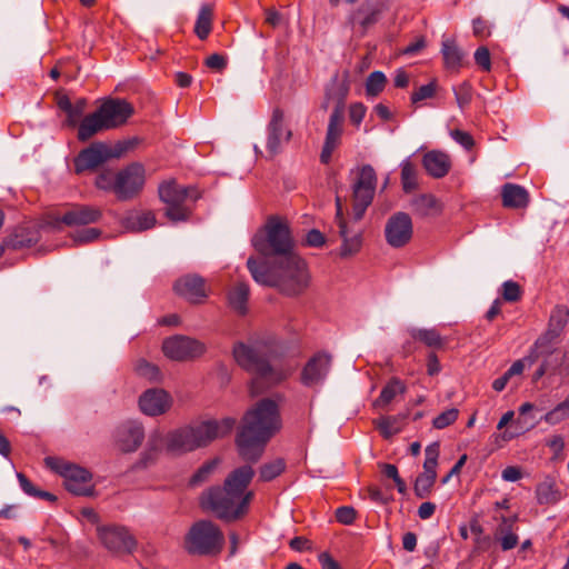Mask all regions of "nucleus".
Instances as JSON below:
<instances>
[{"mask_svg": "<svg viewBox=\"0 0 569 569\" xmlns=\"http://www.w3.org/2000/svg\"><path fill=\"white\" fill-rule=\"evenodd\" d=\"M281 429L278 405L271 399H262L242 418L236 443L239 455L248 462H257L268 441Z\"/></svg>", "mask_w": 569, "mask_h": 569, "instance_id": "1", "label": "nucleus"}, {"mask_svg": "<svg viewBox=\"0 0 569 569\" xmlns=\"http://www.w3.org/2000/svg\"><path fill=\"white\" fill-rule=\"evenodd\" d=\"M279 349L278 340L271 336L234 343L232 348L234 361L253 375L250 387L252 395H258L263 389L287 378L283 370L270 363L271 359L278 355Z\"/></svg>", "mask_w": 569, "mask_h": 569, "instance_id": "2", "label": "nucleus"}, {"mask_svg": "<svg viewBox=\"0 0 569 569\" xmlns=\"http://www.w3.org/2000/svg\"><path fill=\"white\" fill-rule=\"evenodd\" d=\"M253 476L254 471L250 466L234 469L222 487H212L202 495V507L222 520L239 519L247 513L253 498V492L248 490Z\"/></svg>", "mask_w": 569, "mask_h": 569, "instance_id": "3", "label": "nucleus"}, {"mask_svg": "<svg viewBox=\"0 0 569 569\" xmlns=\"http://www.w3.org/2000/svg\"><path fill=\"white\" fill-rule=\"evenodd\" d=\"M247 267L256 282L276 287L287 296L300 295L310 282L307 263L298 254L274 260L272 266L259 263L251 257L247 261Z\"/></svg>", "mask_w": 569, "mask_h": 569, "instance_id": "4", "label": "nucleus"}, {"mask_svg": "<svg viewBox=\"0 0 569 569\" xmlns=\"http://www.w3.org/2000/svg\"><path fill=\"white\" fill-rule=\"evenodd\" d=\"M133 112V106L124 99H104L94 112L87 114L80 121L78 139L84 142L99 132L122 127Z\"/></svg>", "mask_w": 569, "mask_h": 569, "instance_id": "5", "label": "nucleus"}, {"mask_svg": "<svg viewBox=\"0 0 569 569\" xmlns=\"http://www.w3.org/2000/svg\"><path fill=\"white\" fill-rule=\"evenodd\" d=\"M252 244L262 256L276 257V260L297 254L287 222L277 217L270 218L264 230L254 234Z\"/></svg>", "mask_w": 569, "mask_h": 569, "instance_id": "6", "label": "nucleus"}, {"mask_svg": "<svg viewBox=\"0 0 569 569\" xmlns=\"http://www.w3.org/2000/svg\"><path fill=\"white\" fill-rule=\"evenodd\" d=\"M224 536L210 520H199L189 529L184 538V548L191 555L213 556L222 550Z\"/></svg>", "mask_w": 569, "mask_h": 569, "instance_id": "7", "label": "nucleus"}, {"mask_svg": "<svg viewBox=\"0 0 569 569\" xmlns=\"http://www.w3.org/2000/svg\"><path fill=\"white\" fill-rule=\"evenodd\" d=\"M160 200L166 204L164 214L173 221H184L191 214L189 202L199 198L198 191L192 187H183L176 181H166L159 186Z\"/></svg>", "mask_w": 569, "mask_h": 569, "instance_id": "8", "label": "nucleus"}, {"mask_svg": "<svg viewBox=\"0 0 569 569\" xmlns=\"http://www.w3.org/2000/svg\"><path fill=\"white\" fill-rule=\"evenodd\" d=\"M44 462L48 468L63 478L64 487L69 492L76 496L93 493L92 475L87 469L54 457H47Z\"/></svg>", "mask_w": 569, "mask_h": 569, "instance_id": "9", "label": "nucleus"}, {"mask_svg": "<svg viewBox=\"0 0 569 569\" xmlns=\"http://www.w3.org/2000/svg\"><path fill=\"white\" fill-rule=\"evenodd\" d=\"M376 186L375 169L370 164L362 166L352 183V219L355 222L362 219L367 208L371 204Z\"/></svg>", "mask_w": 569, "mask_h": 569, "instance_id": "10", "label": "nucleus"}, {"mask_svg": "<svg viewBox=\"0 0 569 569\" xmlns=\"http://www.w3.org/2000/svg\"><path fill=\"white\" fill-rule=\"evenodd\" d=\"M569 321V309L563 305L556 306L549 318L547 331L535 342L529 360L536 361L541 355L552 352V343L560 337Z\"/></svg>", "mask_w": 569, "mask_h": 569, "instance_id": "11", "label": "nucleus"}, {"mask_svg": "<svg viewBox=\"0 0 569 569\" xmlns=\"http://www.w3.org/2000/svg\"><path fill=\"white\" fill-rule=\"evenodd\" d=\"M116 198L128 201L140 194L146 183V170L133 162L117 172Z\"/></svg>", "mask_w": 569, "mask_h": 569, "instance_id": "12", "label": "nucleus"}, {"mask_svg": "<svg viewBox=\"0 0 569 569\" xmlns=\"http://www.w3.org/2000/svg\"><path fill=\"white\" fill-rule=\"evenodd\" d=\"M345 106L342 99L333 108L327 127L326 138L320 153V161L329 163L333 151L340 146L343 133Z\"/></svg>", "mask_w": 569, "mask_h": 569, "instance_id": "13", "label": "nucleus"}, {"mask_svg": "<svg viewBox=\"0 0 569 569\" xmlns=\"http://www.w3.org/2000/svg\"><path fill=\"white\" fill-rule=\"evenodd\" d=\"M236 425V419L223 418L221 420H208L193 426H189L193 433V442L197 448L206 447L213 440L230 433Z\"/></svg>", "mask_w": 569, "mask_h": 569, "instance_id": "14", "label": "nucleus"}, {"mask_svg": "<svg viewBox=\"0 0 569 569\" xmlns=\"http://www.w3.org/2000/svg\"><path fill=\"white\" fill-rule=\"evenodd\" d=\"M162 350L168 358L184 361L203 355L206 347L199 340L184 336H174L163 341Z\"/></svg>", "mask_w": 569, "mask_h": 569, "instance_id": "15", "label": "nucleus"}, {"mask_svg": "<svg viewBox=\"0 0 569 569\" xmlns=\"http://www.w3.org/2000/svg\"><path fill=\"white\" fill-rule=\"evenodd\" d=\"M101 543L113 553H130L136 548V539L121 526L98 527Z\"/></svg>", "mask_w": 569, "mask_h": 569, "instance_id": "16", "label": "nucleus"}, {"mask_svg": "<svg viewBox=\"0 0 569 569\" xmlns=\"http://www.w3.org/2000/svg\"><path fill=\"white\" fill-rule=\"evenodd\" d=\"M412 233V221L410 216L406 212L392 214L386 223V240L392 248L406 246L411 240Z\"/></svg>", "mask_w": 569, "mask_h": 569, "instance_id": "17", "label": "nucleus"}, {"mask_svg": "<svg viewBox=\"0 0 569 569\" xmlns=\"http://www.w3.org/2000/svg\"><path fill=\"white\" fill-rule=\"evenodd\" d=\"M336 221L339 228V236L342 238L340 256L346 258L356 254L360 250L361 234L360 230L355 229L343 217L341 198L339 196L336 197Z\"/></svg>", "mask_w": 569, "mask_h": 569, "instance_id": "18", "label": "nucleus"}, {"mask_svg": "<svg viewBox=\"0 0 569 569\" xmlns=\"http://www.w3.org/2000/svg\"><path fill=\"white\" fill-rule=\"evenodd\" d=\"M113 437L120 451L134 452L144 439V429L139 421L127 420L116 428Z\"/></svg>", "mask_w": 569, "mask_h": 569, "instance_id": "19", "label": "nucleus"}, {"mask_svg": "<svg viewBox=\"0 0 569 569\" xmlns=\"http://www.w3.org/2000/svg\"><path fill=\"white\" fill-rule=\"evenodd\" d=\"M331 356L326 352H318L312 356L301 372V382L306 387L320 385L329 373Z\"/></svg>", "mask_w": 569, "mask_h": 569, "instance_id": "20", "label": "nucleus"}, {"mask_svg": "<svg viewBox=\"0 0 569 569\" xmlns=\"http://www.w3.org/2000/svg\"><path fill=\"white\" fill-rule=\"evenodd\" d=\"M292 132L284 123V114L280 109L272 112L268 124L267 149L271 154L278 153L283 144L291 139Z\"/></svg>", "mask_w": 569, "mask_h": 569, "instance_id": "21", "label": "nucleus"}, {"mask_svg": "<svg viewBox=\"0 0 569 569\" xmlns=\"http://www.w3.org/2000/svg\"><path fill=\"white\" fill-rule=\"evenodd\" d=\"M102 218L100 208L88 204H73L61 216L57 217L58 222L68 227L86 226L96 223Z\"/></svg>", "mask_w": 569, "mask_h": 569, "instance_id": "22", "label": "nucleus"}, {"mask_svg": "<svg viewBox=\"0 0 569 569\" xmlns=\"http://www.w3.org/2000/svg\"><path fill=\"white\" fill-rule=\"evenodd\" d=\"M171 405V396L163 389H148L139 397L140 410L150 417L166 413Z\"/></svg>", "mask_w": 569, "mask_h": 569, "instance_id": "23", "label": "nucleus"}, {"mask_svg": "<svg viewBox=\"0 0 569 569\" xmlns=\"http://www.w3.org/2000/svg\"><path fill=\"white\" fill-rule=\"evenodd\" d=\"M107 143L94 142L88 148L83 149L74 159V170L77 173H82L88 170H94L99 166L108 161Z\"/></svg>", "mask_w": 569, "mask_h": 569, "instance_id": "24", "label": "nucleus"}, {"mask_svg": "<svg viewBox=\"0 0 569 569\" xmlns=\"http://www.w3.org/2000/svg\"><path fill=\"white\" fill-rule=\"evenodd\" d=\"M174 291L192 303H200L208 296L203 278L197 274L184 276L177 280Z\"/></svg>", "mask_w": 569, "mask_h": 569, "instance_id": "25", "label": "nucleus"}, {"mask_svg": "<svg viewBox=\"0 0 569 569\" xmlns=\"http://www.w3.org/2000/svg\"><path fill=\"white\" fill-rule=\"evenodd\" d=\"M422 166L433 178H442L451 169V159L449 154L440 150H431L425 153L422 158Z\"/></svg>", "mask_w": 569, "mask_h": 569, "instance_id": "26", "label": "nucleus"}, {"mask_svg": "<svg viewBox=\"0 0 569 569\" xmlns=\"http://www.w3.org/2000/svg\"><path fill=\"white\" fill-rule=\"evenodd\" d=\"M192 437L193 433L189 426L168 433L164 440L167 450L172 453H182L194 450L196 442H193L194 439Z\"/></svg>", "mask_w": 569, "mask_h": 569, "instance_id": "27", "label": "nucleus"}, {"mask_svg": "<svg viewBox=\"0 0 569 569\" xmlns=\"http://www.w3.org/2000/svg\"><path fill=\"white\" fill-rule=\"evenodd\" d=\"M500 520L501 522L495 531V538L500 542L501 549L508 551L513 549L519 542V537L516 532L517 516H502Z\"/></svg>", "mask_w": 569, "mask_h": 569, "instance_id": "28", "label": "nucleus"}, {"mask_svg": "<svg viewBox=\"0 0 569 569\" xmlns=\"http://www.w3.org/2000/svg\"><path fill=\"white\" fill-rule=\"evenodd\" d=\"M502 203L506 208L520 209L529 203L528 191L515 183H506L501 190Z\"/></svg>", "mask_w": 569, "mask_h": 569, "instance_id": "29", "label": "nucleus"}, {"mask_svg": "<svg viewBox=\"0 0 569 569\" xmlns=\"http://www.w3.org/2000/svg\"><path fill=\"white\" fill-rule=\"evenodd\" d=\"M381 9L379 4L373 2H366L351 14L350 22L353 26L359 24L362 30L366 31L369 27L378 21Z\"/></svg>", "mask_w": 569, "mask_h": 569, "instance_id": "30", "label": "nucleus"}, {"mask_svg": "<svg viewBox=\"0 0 569 569\" xmlns=\"http://www.w3.org/2000/svg\"><path fill=\"white\" fill-rule=\"evenodd\" d=\"M412 210L420 217H430L440 213L441 206L432 194L425 193L416 197L411 202Z\"/></svg>", "mask_w": 569, "mask_h": 569, "instance_id": "31", "label": "nucleus"}, {"mask_svg": "<svg viewBox=\"0 0 569 569\" xmlns=\"http://www.w3.org/2000/svg\"><path fill=\"white\" fill-rule=\"evenodd\" d=\"M39 240L38 231L29 227H19L8 238L7 243L13 249L29 248Z\"/></svg>", "mask_w": 569, "mask_h": 569, "instance_id": "32", "label": "nucleus"}, {"mask_svg": "<svg viewBox=\"0 0 569 569\" xmlns=\"http://www.w3.org/2000/svg\"><path fill=\"white\" fill-rule=\"evenodd\" d=\"M407 390L406 385L399 378H391L382 388L380 396L375 400V406L383 408L388 406L398 395H403Z\"/></svg>", "mask_w": 569, "mask_h": 569, "instance_id": "33", "label": "nucleus"}, {"mask_svg": "<svg viewBox=\"0 0 569 569\" xmlns=\"http://www.w3.org/2000/svg\"><path fill=\"white\" fill-rule=\"evenodd\" d=\"M162 445V437L157 432L152 433L149 437L146 450L140 456L138 466L141 468H148L149 466L153 465L160 455Z\"/></svg>", "mask_w": 569, "mask_h": 569, "instance_id": "34", "label": "nucleus"}, {"mask_svg": "<svg viewBox=\"0 0 569 569\" xmlns=\"http://www.w3.org/2000/svg\"><path fill=\"white\" fill-rule=\"evenodd\" d=\"M212 19L213 7L208 3L202 4L199 10L194 26V32L200 40L207 39L209 33L211 32Z\"/></svg>", "mask_w": 569, "mask_h": 569, "instance_id": "35", "label": "nucleus"}, {"mask_svg": "<svg viewBox=\"0 0 569 569\" xmlns=\"http://www.w3.org/2000/svg\"><path fill=\"white\" fill-rule=\"evenodd\" d=\"M536 496L540 505H553L561 498L558 487L551 479H546L537 486Z\"/></svg>", "mask_w": 569, "mask_h": 569, "instance_id": "36", "label": "nucleus"}, {"mask_svg": "<svg viewBox=\"0 0 569 569\" xmlns=\"http://www.w3.org/2000/svg\"><path fill=\"white\" fill-rule=\"evenodd\" d=\"M412 339L422 342L425 346L433 349H440L445 346L446 340L436 329H411Z\"/></svg>", "mask_w": 569, "mask_h": 569, "instance_id": "37", "label": "nucleus"}, {"mask_svg": "<svg viewBox=\"0 0 569 569\" xmlns=\"http://www.w3.org/2000/svg\"><path fill=\"white\" fill-rule=\"evenodd\" d=\"M405 417L389 416L381 417L376 421V426L379 429L383 438H390L402 430Z\"/></svg>", "mask_w": 569, "mask_h": 569, "instance_id": "38", "label": "nucleus"}, {"mask_svg": "<svg viewBox=\"0 0 569 569\" xmlns=\"http://www.w3.org/2000/svg\"><path fill=\"white\" fill-rule=\"evenodd\" d=\"M249 297L248 284L241 282L234 286L229 293L230 306L239 313H244L247 310V301Z\"/></svg>", "mask_w": 569, "mask_h": 569, "instance_id": "39", "label": "nucleus"}, {"mask_svg": "<svg viewBox=\"0 0 569 569\" xmlns=\"http://www.w3.org/2000/svg\"><path fill=\"white\" fill-rule=\"evenodd\" d=\"M569 418V396L553 409L549 410L541 419L550 425L556 426Z\"/></svg>", "mask_w": 569, "mask_h": 569, "instance_id": "40", "label": "nucleus"}, {"mask_svg": "<svg viewBox=\"0 0 569 569\" xmlns=\"http://www.w3.org/2000/svg\"><path fill=\"white\" fill-rule=\"evenodd\" d=\"M387 78L381 71L371 72L366 80V96L370 98L378 97L386 87Z\"/></svg>", "mask_w": 569, "mask_h": 569, "instance_id": "41", "label": "nucleus"}, {"mask_svg": "<svg viewBox=\"0 0 569 569\" xmlns=\"http://www.w3.org/2000/svg\"><path fill=\"white\" fill-rule=\"evenodd\" d=\"M442 56L447 68L457 69L460 67L462 53L453 41H443Z\"/></svg>", "mask_w": 569, "mask_h": 569, "instance_id": "42", "label": "nucleus"}, {"mask_svg": "<svg viewBox=\"0 0 569 569\" xmlns=\"http://www.w3.org/2000/svg\"><path fill=\"white\" fill-rule=\"evenodd\" d=\"M156 224V217L153 212L147 211L127 219V227L133 231L148 230Z\"/></svg>", "mask_w": 569, "mask_h": 569, "instance_id": "43", "label": "nucleus"}, {"mask_svg": "<svg viewBox=\"0 0 569 569\" xmlns=\"http://www.w3.org/2000/svg\"><path fill=\"white\" fill-rule=\"evenodd\" d=\"M440 452L439 442H432L425 449L426 459L423 462V472L432 477H437V466Z\"/></svg>", "mask_w": 569, "mask_h": 569, "instance_id": "44", "label": "nucleus"}, {"mask_svg": "<svg viewBox=\"0 0 569 569\" xmlns=\"http://www.w3.org/2000/svg\"><path fill=\"white\" fill-rule=\"evenodd\" d=\"M286 469V462L281 458L267 462L261 466L259 471V479L261 481H271L280 476Z\"/></svg>", "mask_w": 569, "mask_h": 569, "instance_id": "45", "label": "nucleus"}, {"mask_svg": "<svg viewBox=\"0 0 569 569\" xmlns=\"http://www.w3.org/2000/svg\"><path fill=\"white\" fill-rule=\"evenodd\" d=\"M401 183L406 192H411L418 187L417 170L409 160L401 163Z\"/></svg>", "mask_w": 569, "mask_h": 569, "instance_id": "46", "label": "nucleus"}, {"mask_svg": "<svg viewBox=\"0 0 569 569\" xmlns=\"http://www.w3.org/2000/svg\"><path fill=\"white\" fill-rule=\"evenodd\" d=\"M134 370L138 376L149 381L157 382L161 379V372L159 368L143 359L136 363Z\"/></svg>", "mask_w": 569, "mask_h": 569, "instance_id": "47", "label": "nucleus"}, {"mask_svg": "<svg viewBox=\"0 0 569 569\" xmlns=\"http://www.w3.org/2000/svg\"><path fill=\"white\" fill-rule=\"evenodd\" d=\"M117 172L110 169L102 170L96 178L94 186L103 191L116 194Z\"/></svg>", "mask_w": 569, "mask_h": 569, "instance_id": "48", "label": "nucleus"}, {"mask_svg": "<svg viewBox=\"0 0 569 569\" xmlns=\"http://www.w3.org/2000/svg\"><path fill=\"white\" fill-rule=\"evenodd\" d=\"M436 478L437 477L420 473L415 481V495L420 499L427 498L432 490V487L436 482Z\"/></svg>", "mask_w": 569, "mask_h": 569, "instance_id": "49", "label": "nucleus"}, {"mask_svg": "<svg viewBox=\"0 0 569 569\" xmlns=\"http://www.w3.org/2000/svg\"><path fill=\"white\" fill-rule=\"evenodd\" d=\"M456 101L460 109H465L472 99V88L469 82H462L453 88Z\"/></svg>", "mask_w": 569, "mask_h": 569, "instance_id": "50", "label": "nucleus"}, {"mask_svg": "<svg viewBox=\"0 0 569 569\" xmlns=\"http://www.w3.org/2000/svg\"><path fill=\"white\" fill-rule=\"evenodd\" d=\"M458 416H459V410L456 408H450V409L441 412L440 415H438L432 420V426L436 429H445L448 426L452 425L458 419Z\"/></svg>", "mask_w": 569, "mask_h": 569, "instance_id": "51", "label": "nucleus"}, {"mask_svg": "<svg viewBox=\"0 0 569 569\" xmlns=\"http://www.w3.org/2000/svg\"><path fill=\"white\" fill-rule=\"evenodd\" d=\"M86 108L87 100L84 98H80L74 103H71V109L67 114L68 126L74 127L78 123L80 124L79 119L82 117Z\"/></svg>", "mask_w": 569, "mask_h": 569, "instance_id": "52", "label": "nucleus"}, {"mask_svg": "<svg viewBox=\"0 0 569 569\" xmlns=\"http://www.w3.org/2000/svg\"><path fill=\"white\" fill-rule=\"evenodd\" d=\"M219 461L217 459L206 462L202 467L198 469V471L190 479V483L192 486L199 485L206 481L209 476L214 471Z\"/></svg>", "mask_w": 569, "mask_h": 569, "instance_id": "53", "label": "nucleus"}, {"mask_svg": "<svg viewBox=\"0 0 569 569\" xmlns=\"http://www.w3.org/2000/svg\"><path fill=\"white\" fill-rule=\"evenodd\" d=\"M522 295L520 286L512 280L502 283V298L508 302H516L520 300Z\"/></svg>", "mask_w": 569, "mask_h": 569, "instance_id": "54", "label": "nucleus"}, {"mask_svg": "<svg viewBox=\"0 0 569 569\" xmlns=\"http://www.w3.org/2000/svg\"><path fill=\"white\" fill-rule=\"evenodd\" d=\"M436 93V83L430 82L428 84H423L419 87L415 92L411 94V101L412 103H417L419 101L432 98Z\"/></svg>", "mask_w": 569, "mask_h": 569, "instance_id": "55", "label": "nucleus"}, {"mask_svg": "<svg viewBox=\"0 0 569 569\" xmlns=\"http://www.w3.org/2000/svg\"><path fill=\"white\" fill-rule=\"evenodd\" d=\"M101 234V231L97 228H88L78 231L73 234V240L79 243H89L97 240Z\"/></svg>", "mask_w": 569, "mask_h": 569, "instance_id": "56", "label": "nucleus"}, {"mask_svg": "<svg viewBox=\"0 0 569 569\" xmlns=\"http://www.w3.org/2000/svg\"><path fill=\"white\" fill-rule=\"evenodd\" d=\"M450 136L457 143L462 146L466 150H470L475 146V140L472 136L467 131L456 129L450 132Z\"/></svg>", "mask_w": 569, "mask_h": 569, "instance_id": "57", "label": "nucleus"}, {"mask_svg": "<svg viewBox=\"0 0 569 569\" xmlns=\"http://www.w3.org/2000/svg\"><path fill=\"white\" fill-rule=\"evenodd\" d=\"M366 107L363 103L361 102H356V103H352L350 104L349 107V119H350V122L355 126H359L365 116H366Z\"/></svg>", "mask_w": 569, "mask_h": 569, "instance_id": "58", "label": "nucleus"}, {"mask_svg": "<svg viewBox=\"0 0 569 569\" xmlns=\"http://www.w3.org/2000/svg\"><path fill=\"white\" fill-rule=\"evenodd\" d=\"M476 63L485 71H489L491 68L490 52L486 47H479L475 52Z\"/></svg>", "mask_w": 569, "mask_h": 569, "instance_id": "59", "label": "nucleus"}, {"mask_svg": "<svg viewBox=\"0 0 569 569\" xmlns=\"http://www.w3.org/2000/svg\"><path fill=\"white\" fill-rule=\"evenodd\" d=\"M336 518L342 525H351L356 520V510L348 506L339 507L336 510Z\"/></svg>", "mask_w": 569, "mask_h": 569, "instance_id": "60", "label": "nucleus"}, {"mask_svg": "<svg viewBox=\"0 0 569 569\" xmlns=\"http://www.w3.org/2000/svg\"><path fill=\"white\" fill-rule=\"evenodd\" d=\"M130 142L127 141L117 142L113 147L107 144V159L109 160L122 157L130 149Z\"/></svg>", "mask_w": 569, "mask_h": 569, "instance_id": "61", "label": "nucleus"}, {"mask_svg": "<svg viewBox=\"0 0 569 569\" xmlns=\"http://www.w3.org/2000/svg\"><path fill=\"white\" fill-rule=\"evenodd\" d=\"M204 64L214 71H222L227 67V58L220 53H213L204 60Z\"/></svg>", "mask_w": 569, "mask_h": 569, "instance_id": "62", "label": "nucleus"}, {"mask_svg": "<svg viewBox=\"0 0 569 569\" xmlns=\"http://www.w3.org/2000/svg\"><path fill=\"white\" fill-rule=\"evenodd\" d=\"M17 478L24 493L34 498L39 495L40 489L36 488V486L23 473L18 472Z\"/></svg>", "mask_w": 569, "mask_h": 569, "instance_id": "63", "label": "nucleus"}, {"mask_svg": "<svg viewBox=\"0 0 569 569\" xmlns=\"http://www.w3.org/2000/svg\"><path fill=\"white\" fill-rule=\"evenodd\" d=\"M547 446L550 448V450L553 452L555 458H558L565 448V440L561 436L556 435L552 436L548 441Z\"/></svg>", "mask_w": 569, "mask_h": 569, "instance_id": "64", "label": "nucleus"}]
</instances>
